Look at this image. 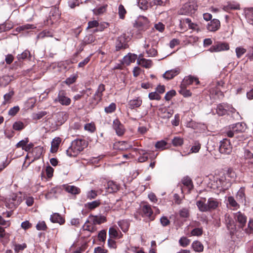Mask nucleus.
Wrapping results in <instances>:
<instances>
[{
	"label": "nucleus",
	"instance_id": "obj_16",
	"mask_svg": "<svg viewBox=\"0 0 253 253\" xmlns=\"http://www.w3.org/2000/svg\"><path fill=\"white\" fill-rule=\"evenodd\" d=\"M141 209L144 216L148 217L151 220H153L154 219V218L152 217L153 212L149 205L144 204L142 205Z\"/></svg>",
	"mask_w": 253,
	"mask_h": 253
},
{
	"label": "nucleus",
	"instance_id": "obj_18",
	"mask_svg": "<svg viewBox=\"0 0 253 253\" xmlns=\"http://www.w3.org/2000/svg\"><path fill=\"white\" fill-rule=\"evenodd\" d=\"M181 183L184 186L187 188L188 192L190 193L191 191L194 188V185L191 179L188 176L184 177L181 179Z\"/></svg>",
	"mask_w": 253,
	"mask_h": 253
},
{
	"label": "nucleus",
	"instance_id": "obj_5",
	"mask_svg": "<svg viewBox=\"0 0 253 253\" xmlns=\"http://www.w3.org/2000/svg\"><path fill=\"white\" fill-rule=\"evenodd\" d=\"M55 103L59 102L63 106H69L71 102V99L67 95V92L65 90L59 91L57 97L54 100Z\"/></svg>",
	"mask_w": 253,
	"mask_h": 253
},
{
	"label": "nucleus",
	"instance_id": "obj_61",
	"mask_svg": "<svg viewBox=\"0 0 253 253\" xmlns=\"http://www.w3.org/2000/svg\"><path fill=\"white\" fill-rule=\"evenodd\" d=\"M27 246L25 244H17L15 245L14 250L15 252L17 253L19 251L23 250Z\"/></svg>",
	"mask_w": 253,
	"mask_h": 253
},
{
	"label": "nucleus",
	"instance_id": "obj_50",
	"mask_svg": "<svg viewBox=\"0 0 253 253\" xmlns=\"http://www.w3.org/2000/svg\"><path fill=\"white\" fill-rule=\"evenodd\" d=\"M97 196V192L95 190H91L88 191L86 193L87 199L92 200L96 198Z\"/></svg>",
	"mask_w": 253,
	"mask_h": 253
},
{
	"label": "nucleus",
	"instance_id": "obj_10",
	"mask_svg": "<svg viewBox=\"0 0 253 253\" xmlns=\"http://www.w3.org/2000/svg\"><path fill=\"white\" fill-rule=\"evenodd\" d=\"M235 219L237 222L239 224V226L243 228L247 222V217L244 214L240 211H238L235 214Z\"/></svg>",
	"mask_w": 253,
	"mask_h": 253
},
{
	"label": "nucleus",
	"instance_id": "obj_39",
	"mask_svg": "<svg viewBox=\"0 0 253 253\" xmlns=\"http://www.w3.org/2000/svg\"><path fill=\"white\" fill-rule=\"evenodd\" d=\"M172 143L174 146H179L183 144V140L179 137H175L172 139Z\"/></svg>",
	"mask_w": 253,
	"mask_h": 253
},
{
	"label": "nucleus",
	"instance_id": "obj_57",
	"mask_svg": "<svg viewBox=\"0 0 253 253\" xmlns=\"http://www.w3.org/2000/svg\"><path fill=\"white\" fill-rule=\"evenodd\" d=\"M33 153H36L35 157L39 158L42 153V147L41 146L35 147L33 151Z\"/></svg>",
	"mask_w": 253,
	"mask_h": 253
},
{
	"label": "nucleus",
	"instance_id": "obj_51",
	"mask_svg": "<svg viewBox=\"0 0 253 253\" xmlns=\"http://www.w3.org/2000/svg\"><path fill=\"white\" fill-rule=\"evenodd\" d=\"M36 228L38 230L44 231L47 229L46 225L44 221H39L37 225Z\"/></svg>",
	"mask_w": 253,
	"mask_h": 253
},
{
	"label": "nucleus",
	"instance_id": "obj_40",
	"mask_svg": "<svg viewBox=\"0 0 253 253\" xmlns=\"http://www.w3.org/2000/svg\"><path fill=\"white\" fill-rule=\"evenodd\" d=\"M77 75H73L70 76L69 78H67L66 80L65 81L64 83L69 85L73 83H74L77 79Z\"/></svg>",
	"mask_w": 253,
	"mask_h": 253
},
{
	"label": "nucleus",
	"instance_id": "obj_44",
	"mask_svg": "<svg viewBox=\"0 0 253 253\" xmlns=\"http://www.w3.org/2000/svg\"><path fill=\"white\" fill-rule=\"evenodd\" d=\"M228 202L229 204L234 208H237L239 207V204L235 200L234 198L232 196H229L228 198Z\"/></svg>",
	"mask_w": 253,
	"mask_h": 253
},
{
	"label": "nucleus",
	"instance_id": "obj_46",
	"mask_svg": "<svg viewBox=\"0 0 253 253\" xmlns=\"http://www.w3.org/2000/svg\"><path fill=\"white\" fill-rule=\"evenodd\" d=\"M236 56L239 58L246 52V49L242 47H237L235 49Z\"/></svg>",
	"mask_w": 253,
	"mask_h": 253
},
{
	"label": "nucleus",
	"instance_id": "obj_1",
	"mask_svg": "<svg viewBox=\"0 0 253 253\" xmlns=\"http://www.w3.org/2000/svg\"><path fill=\"white\" fill-rule=\"evenodd\" d=\"M204 200V201L199 200L196 202V205L200 211H211L216 210L219 207L220 202L217 199L210 198L206 203V199L205 198Z\"/></svg>",
	"mask_w": 253,
	"mask_h": 253
},
{
	"label": "nucleus",
	"instance_id": "obj_26",
	"mask_svg": "<svg viewBox=\"0 0 253 253\" xmlns=\"http://www.w3.org/2000/svg\"><path fill=\"white\" fill-rule=\"evenodd\" d=\"M227 106L224 104H220L217 105L216 109V112L219 116L224 115L227 112Z\"/></svg>",
	"mask_w": 253,
	"mask_h": 253
},
{
	"label": "nucleus",
	"instance_id": "obj_60",
	"mask_svg": "<svg viewBox=\"0 0 253 253\" xmlns=\"http://www.w3.org/2000/svg\"><path fill=\"white\" fill-rule=\"evenodd\" d=\"M148 96L150 100H159L161 99L160 96L156 92L150 93Z\"/></svg>",
	"mask_w": 253,
	"mask_h": 253
},
{
	"label": "nucleus",
	"instance_id": "obj_58",
	"mask_svg": "<svg viewBox=\"0 0 253 253\" xmlns=\"http://www.w3.org/2000/svg\"><path fill=\"white\" fill-rule=\"evenodd\" d=\"M160 222L164 227L167 226L170 224L169 220L165 216H163L160 218Z\"/></svg>",
	"mask_w": 253,
	"mask_h": 253
},
{
	"label": "nucleus",
	"instance_id": "obj_3",
	"mask_svg": "<svg viewBox=\"0 0 253 253\" xmlns=\"http://www.w3.org/2000/svg\"><path fill=\"white\" fill-rule=\"evenodd\" d=\"M247 129V126L244 122L234 124L229 126V129L226 131V134L229 137H233L235 134L245 132Z\"/></svg>",
	"mask_w": 253,
	"mask_h": 253
},
{
	"label": "nucleus",
	"instance_id": "obj_19",
	"mask_svg": "<svg viewBox=\"0 0 253 253\" xmlns=\"http://www.w3.org/2000/svg\"><path fill=\"white\" fill-rule=\"evenodd\" d=\"M159 114L161 115V117L164 119H169L170 118L173 113V112L172 110H169L166 107H162L159 109Z\"/></svg>",
	"mask_w": 253,
	"mask_h": 253
},
{
	"label": "nucleus",
	"instance_id": "obj_55",
	"mask_svg": "<svg viewBox=\"0 0 253 253\" xmlns=\"http://www.w3.org/2000/svg\"><path fill=\"white\" fill-rule=\"evenodd\" d=\"M20 110L18 106H14L10 108L8 111V115L11 116H14Z\"/></svg>",
	"mask_w": 253,
	"mask_h": 253
},
{
	"label": "nucleus",
	"instance_id": "obj_6",
	"mask_svg": "<svg viewBox=\"0 0 253 253\" xmlns=\"http://www.w3.org/2000/svg\"><path fill=\"white\" fill-rule=\"evenodd\" d=\"M232 150V146L230 141L227 139H223L220 142L219 151L221 154L225 155L230 154Z\"/></svg>",
	"mask_w": 253,
	"mask_h": 253
},
{
	"label": "nucleus",
	"instance_id": "obj_4",
	"mask_svg": "<svg viewBox=\"0 0 253 253\" xmlns=\"http://www.w3.org/2000/svg\"><path fill=\"white\" fill-rule=\"evenodd\" d=\"M197 4L194 1H191L185 3L180 10L181 14H192L197 9Z\"/></svg>",
	"mask_w": 253,
	"mask_h": 253
},
{
	"label": "nucleus",
	"instance_id": "obj_13",
	"mask_svg": "<svg viewBox=\"0 0 253 253\" xmlns=\"http://www.w3.org/2000/svg\"><path fill=\"white\" fill-rule=\"evenodd\" d=\"M88 218L93 225L100 224L106 221V218L103 215L97 216L90 215L89 216Z\"/></svg>",
	"mask_w": 253,
	"mask_h": 253
},
{
	"label": "nucleus",
	"instance_id": "obj_21",
	"mask_svg": "<svg viewBox=\"0 0 253 253\" xmlns=\"http://www.w3.org/2000/svg\"><path fill=\"white\" fill-rule=\"evenodd\" d=\"M50 219L53 223H58L60 225L65 222V219L58 213H54L50 216Z\"/></svg>",
	"mask_w": 253,
	"mask_h": 253
},
{
	"label": "nucleus",
	"instance_id": "obj_17",
	"mask_svg": "<svg viewBox=\"0 0 253 253\" xmlns=\"http://www.w3.org/2000/svg\"><path fill=\"white\" fill-rule=\"evenodd\" d=\"M106 192L109 193L116 192L119 188V185L113 181H109L107 182L105 187Z\"/></svg>",
	"mask_w": 253,
	"mask_h": 253
},
{
	"label": "nucleus",
	"instance_id": "obj_7",
	"mask_svg": "<svg viewBox=\"0 0 253 253\" xmlns=\"http://www.w3.org/2000/svg\"><path fill=\"white\" fill-rule=\"evenodd\" d=\"M229 45L227 43L217 42L211 45L209 50L211 52H218L224 50H228Z\"/></svg>",
	"mask_w": 253,
	"mask_h": 253
},
{
	"label": "nucleus",
	"instance_id": "obj_27",
	"mask_svg": "<svg viewBox=\"0 0 253 253\" xmlns=\"http://www.w3.org/2000/svg\"><path fill=\"white\" fill-rule=\"evenodd\" d=\"M101 205V202L100 200L93 201L91 202L87 203L85 204V207L90 210H92L98 207Z\"/></svg>",
	"mask_w": 253,
	"mask_h": 253
},
{
	"label": "nucleus",
	"instance_id": "obj_8",
	"mask_svg": "<svg viewBox=\"0 0 253 253\" xmlns=\"http://www.w3.org/2000/svg\"><path fill=\"white\" fill-rule=\"evenodd\" d=\"M128 47L125 35L119 37L116 42V50H124Z\"/></svg>",
	"mask_w": 253,
	"mask_h": 253
},
{
	"label": "nucleus",
	"instance_id": "obj_22",
	"mask_svg": "<svg viewBox=\"0 0 253 253\" xmlns=\"http://www.w3.org/2000/svg\"><path fill=\"white\" fill-rule=\"evenodd\" d=\"M141 104L142 100L139 97H137L135 99L129 100L128 106L130 109H133L140 107Z\"/></svg>",
	"mask_w": 253,
	"mask_h": 253
},
{
	"label": "nucleus",
	"instance_id": "obj_23",
	"mask_svg": "<svg viewBox=\"0 0 253 253\" xmlns=\"http://www.w3.org/2000/svg\"><path fill=\"white\" fill-rule=\"evenodd\" d=\"M60 142L61 139L59 137H55L53 139L51 142L50 148V152L51 153H54L57 152Z\"/></svg>",
	"mask_w": 253,
	"mask_h": 253
},
{
	"label": "nucleus",
	"instance_id": "obj_43",
	"mask_svg": "<svg viewBox=\"0 0 253 253\" xmlns=\"http://www.w3.org/2000/svg\"><path fill=\"white\" fill-rule=\"evenodd\" d=\"M179 243L180 246H181L182 247H186L188 245H189L190 241L187 238L185 237H182L179 240Z\"/></svg>",
	"mask_w": 253,
	"mask_h": 253
},
{
	"label": "nucleus",
	"instance_id": "obj_28",
	"mask_svg": "<svg viewBox=\"0 0 253 253\" xmlns=\"http://www.w3.org/2000/svg\"><path fill=\"white\" fill-rule=\"evenodd\" d=\"M201 144L198 141H195L193 143V145L190 150V152L188 153V155L191 153H198L201 149Z\"/></svg>",
	"mask_w": 253,
	"mask_h": 253
},
{
	"label": "nucleus",
	"instance_id": "obj_48",
	"mask_svg": "<svg viewBox=\"0 0 253 253\" xmlns=\"http://www.w3.org/2000/svg\"><path fill=\"white\" fill-rule=\"evenodd\" d=\"M116 109V105L115 103H112L108 107L105 108V112L107 113H111L115 111Z\"/></svg>",
	"mask_w": 253,
	"mask_h": 253
},
{
	"label": "nucleus",
	"instance_id": "obj_2",
	"mask_svg": "<svg viewBox=\"0 0 253 253\" xmlns=\"http://www.w3.org/2000/svg\"><path fill=\"white\" fill-rule=\"evenodd\" d=\"M87 146V142L84 139H77L71 143L66 150L67 155L70 157H76Z\"/></svg>",
	"mask_w": 253,
	"mask_h": 253
},
{
	"label": "nucleus",
	"instance_id": "obj_47",
	"mask_svg": "<svg viewBox=\"0 0 253 253\" xmlns=\"http://www.w3.org/2000/svg\"><path fill=\"white\" fill-rule=\"evenodd\" d=\"M126 10L122 4H120L118 8V13L121 19H124L126 13Z\"/></svg>",
	"mask_w": 253,
	"mask_h": 253
},
{
	"label": "nucleus",
	"instance_id": "obj_49",
	"mask_svg": "<svg viewBox=\"0 0 253 253\" xmlns=\"http://www.w3.org/2000/svg\"><path fill=\"white\" fill-rule=\"evenodd\" d=\"M29 138L28 137L25 138L24 139L20 141L17 144L16 147L17 148L21 147L23 150L24 149L25 146L29 142Z\"/></svg>",
	"mask_w": 253,
	"mask_h": 253
},
{
	"label": "nucleus",
	"instance_id": "obj_52",
	"mask_svg": "<svg viewBox=\"0 0 253 253\" xmlns=\"http://www.w3.org/2000/svg\"><path fill=\"white\" fill-rule=\"evenodd\" d=\"M203 234V229L201 228H196L193 229L191 232V234L192 236H199Z\"/></svg>",
	"mask_w": 253,
	"mask_h": 253
},
{
	"label": "nucleus",
	"instance_id": "obj_29",
	"mask_svg": "<svg viewBox=\"0 0 253 253\" xmlns=\"http://www.w3.org/2000/svg\"><path fill=\"white\" fill-rule=\"evenodd\" d=\"M193 250L197 252H201L203 251V246L199 241H194L192 245Z\"/></svg>",
	"mask_w": 253,
	"mask_h": 253
},
{
	"label": "nucleus",
	"instance_id": "obj_63",
	"mask_svg": "<svg viewBox=\"0 0 253 253\" xmlns=\"http://www.w3.org/2000/svg\"><path fill=\"white\" fill-rule=\"evenodd\" d=\"M98 237L99 240L102 242H105L106 237V232L105 230H101L98 233Z\"/></svg>",
	"mask_w": 253,
	"mask_h": 253
},
{
	"label": "nucleus",
	"instance_id": "obj_20",
	"mask_svg": "<svg viewBox=\"0 0 253 253\" xmlns=\"http://www.w3.org/2000/svg\"><path fill=\"white\" fill-rule=\"evenodd\" d=\"M137 55L134 54L128 53L123 59V63L126 65H129L131 63L135 62Z\"/></svg>",
	"mask_w": 253,
	"mask_h": 253
},
{
	"label": "nucleus",
	"instance_id": "obj_11",
	"mask_svg": "<svg viewBox=\"0 0 253 253\" xmlns=\"http://www.w3.org/2000/svg\"><path fill=\"white\" fill-rule=\"evenodd\" d=\"M220 27V22L217 19H213L209 22L207 25V29L210 32H215Z\"/></svg>",
	"mask_w": 253,
	"mask_h": 253
},
{
	"label": "nucleus",
	"instance_id": "obj_31",
	"mask_svg": "<svg viewBox=\"0 0 253 253\" xmlns=\"http://www.w3.org/2000/svg\"><path fill=\"white\" fill-rule=\"evenodd\" d=\"M95 41V37L92 34H89L85 36L83 40V43L84 45L90 44Z\"/></svg>",
	"mask_w": 253,
	"mask_h": 253
},
{
	"label": "nucleus",
	"instance_id": "obj_33",
	"mask_svg": "<svg viewBox=\"0 0 253 253\" xmlns=\"http://www.w3.org/2000/svg\"><path fill=\"white\" fill-rule=\"evenodd\" d=\"M66 190L68 193L75 195L80 192V189L75 186H68L66 187Z\"/></svg>",
	"mask_w": 253,
	"mask_h": 253
},
{
	"label": "nucleus",
	"instance_id": "obj_59",
	"mask_svg": "<svg viewBox=\"0 0 253 253\" xmlns=\"http://www.w3.org/2000/svg\"><path fill=\"white\" fill-rule=\"evenodd\" d=\"M176 94V92L174 90H171L168 91L165 95V98L166 100H170L171 98Z\"/></svg>",
	"mask_w": 253,
	"mask_h": 253
},
{
	"label": "nucleus",
	"instance_id": "obj_9",
	"mask_svg": "<svg viewBox=\"0 0 253 253\" xmlns=\"http://www.w3.org/2000/svg\"><path fill=\"white\" fill-rule=\"evenodd\" d=\"M105 90V85L103 84H100L97 90L93 96L92 103L97 104L102 99L103 92Z\"/></svg>",
	"mask_w": 253,
	"mask_h": 253
},
{
	"label": "nucleus",
	"instance_id": "obj_64",
	"mask_svg": "<svg viewBox=\"0 0 253 253\" xmlns=\"http://www.w3.org/2000/svg\"><path fill=\"white\" fill-rule=\"evenodd\" d=\"M146 53L149 57H153L157 55V51L154 48H151L149 50H146Z\"/></svg>",
	"mask_w": 253,
	"mask_h": 253
},
{
	"label": "nucleus",
	"instance_id": "obj_15",
	"mask_svg": "<svg viewBox=\"0 0 253 253\" xmlns=\"http://www.w3.org/2000/svg\"><path fill=\"white\" fill-rule=\"evenodd\" d=\"M194 82H195L197 84H199L198 78L190 75L184 78L181 84L182 86H187L192 84Z\"/></svg>",
	"mask_w": 253,
	"mask_h": 253
},
{
	"label": "nucleus",
	"instance_id": "obj_54",
	"mask_svg": "<svg viewBox=\"0 0 253 253\" xmlns=\"http://www.w3.org/2000/svg\"><path fill=\"white\" fill-rule=\"evenodd\" d=\"M179 215L180 217L183 218L188 217L189 216V211L186 208H183L179 211Z\"/></svg>",
	"mask_w": 253,
	"mask_h": 253
},
{
	"label": "nucleus",
	"instance_id": "obj_45",
	"mask_svg": "<svg viewBox=\"0 0 253 253\" xmlns=\"http://www.w3.org/2000/svg\"><path fill=\"white\" fill-rule=\"evenodd\" d=\"M84 128L90 132H93L95 131L96 127L93 123H88L84 125Z\"/></svg>",
	"mask_w": 253,
	"mask_h": 253
},
{
	"label": "nucleus",
	"instance_id": "obj_36",
	"mask_svg": "<svg viewBox=\"0 0 253 253\" xmlns=\"http://www.w3.org/2000/svg\"><path fill=\"white\" fill-rule=\"evenodd\" d=\"M179 92L184 97H189L191 95V93L189 90L186 89V86H182L180 85V88Z\"/></svg>",
	"mask_w": 253,
	"mask_h": 253
},
{
	"label": "nucleus",
	"instance_id": "obj_53",
	"mask_svg": "<svg viewBox=\"0 0 253 253\" xmlns=\"http://www.w3.org/2000/svg\"><path fill=\"white\" fill-rule=\"evenodd\" d=\"M245 232L248 234H253V220L249 221L248 228L245 229Z\"/></svg>",
	"mask_w": 253,
	"mask_h": 253
},
{
	"label": "nucleus",
	"instance_id": "obj_41",
	"mask_svg": "<svg viewBox=\"0 0 253 253\" xmlns=\"http://www.w3.org/2000/svg\"><path fill=\"white\" fill-rule=\"evenodd\" d=\"M30 54L29 51L25 50L21 54H18L17 56L18 60L19 61L26 59Z\"/></svg>",
	"mask_w": 253,
	"mask_h": 253
},
{
	"label": "nucleus",
	"instance_id": "obj_25",
	"mask_svg": "<svg viewBox=\"0 0 253 253\" xmlns=\"http://www.w3.org/2000/svg\"><path fill=\"white\" fill-rule=\"evenodd\" d=\"M138 63L141 66L146 68H149L152 66V62L151 60L146 59L145 58L140 57L137 60Z\"/></svg>",
	"mask_w": 253,
	"mask_h": 253
},
{
	"label": "nucleus",
	"instance_id": "obj_32",
	"mask_svg": "<svg viewBox=\"0 0 253 253\" xmlns=\"http://www.w3.org/2000/svg\"><path fill=\"white\" fill-rule=\"evenodd\" d=\"M14 95V91L11 90L9 92L4 95L3 99L4 100L2 103V105H5L10 102V100Z\"/></svg>",
	"mask_w": 253,
	"mask_h": 253
},
{
	"label": "nucleus",
	"instance_id": "obj_12",
	"mask_svg": "<svg viewBox=\"0 0 253 253\" xmlns=\"http://www.w3.org/2000/svg\"><path fill=\"white\" fill-rule=\"evenodd\" d=\"M180 72V69L177 67L175 69L168 70L163 74V77L167 80H171L175 76L178 75Z\"/></svg>",
	"mask_w": 253,
	"mask_h": 253
},
{
	"label": "nucleus",
	"instance_id": "obj_35",
	"mask_svg": "<svg viewBox=\"0 0 253 253\" xmlns=\"http://www.w3.org/2000/svg\"><path fill=\"white\" fill-rule=\"evenodd\" d=\"M138 153H139L140 155H142V156H140L138 158L139 162L143 163L147 160L148 156H146L147 152H146L145 150L143 149H140L138 150Z\"/></svg>",
	"mask_w": 253,
	"mask_h": 253
},
{
	"label": "nucleus",
	"instance_id": "obj_62",
	"mask_svg": "<svg viewBox=\"0 0 253 253\" xmlns=\"http://www.w3.org/2000/svg\"><path fill=\"white\" fill-rule=\"evenodd\" d=\"M109 235L111 238H116L118 236V233L115 228L112 227L109 230Z\"/></svg>",
	"mask_w": 253,
	"mask_h": 253
},
{
	"label": "nucleus",
	"instance_id": "obj_42",
	"mask_svg": "<svg viewBox=\"0 0 253 253\" xmlns=\"http://www.w3.org/2000/svg\"><path fill=\"white\" fill-rule=\"evenodd\" d=\"M148 2L146 0H139L138 1V5L140 8L145 10L148 9Z\"/></svg>",
	"mask_w": 253,
	"mask_h": 253
},
{
	"label": "nucleus",
	"instance_id": "obj_24",
	"mask_svg": "<svg viewBox=\"0 0 253 253\" xmlns=\"http://www.w3.org/2000/svg\"><path fill=\"white\" fill-rule=\"evenodd\" d=\"M118 224L124 232L127 231L130 225L129 221L126 219H123L118 221Z\"/></svg>",
	"mask_w": 253,
	"mask_h": 253
},
{
	"label": "nucleus",
	"instance_id": "obj_34",
	"mask_svg": "<svg viewBox=\"0 0 253 253\" xmlns=\"http://www.w3.org/2000/svg\"><path fill=\"white\" fill-rule=\"evenodd\" d=\"M53 36V33L51 31L49 30H43L40 33H39L37 36V38L38 39H42L45 37H52Z\"/></svg>",
	"mask_w": 253,
	"mask_h": 253
},
{
	"label": "nucleus",
	"instance_id": "obj_37",
	"mask_svg": "<svg viewBox=\"0 0 253 253\" xmlns=\"http://www.w3.org/2000/svg\"><path fill=\"white\" fill-rule=\"evenodd\" d=\"M24 127V123L20 121L16 122L13 125V128L15 130H21Z\"/></svg>",
	"mask_w": 253,
	"mask_h": 253
},
{
	"label": "nucleus",
	"instance_id": "obj_30",
	"mask_svg": "<svg viewBox=\"0 0 253 253\" xmlns=\"http://www.w3.org/2000/svg\"><path fill=\"white\" fill-rule=\"evenodd\" d=\"M237 200L240 203H243L245 201V195L244 190L243 189H240L236 195Z\"/></svg>",
	"mask_w": 253,
	"mask_h": 253
},
{
	"label": "nucleus",
	"instance_id": "obj_38",
	"mask_svg": "<svg viewBox=\"0 0 253 253\" xmlns=\"http://www.w3.org/2000/svg\"><path fill=\"white\" fill-rule=\"evenodd\" d=\"M58 189L56 187L51 188L46 194L45 198L46 199H51L57 193Z\"/></svg>",
	"mask_w": 253,
	"mask_h": 253
},
{
	"label": "nucleus",
	"instance_id": "obj_56",
	"mask_svg": "<svg viewBox=\"0 0 253 253\" xmlns=\"http://www.w3.org/2000/svg\"><path fill=\"white\" fill-rule=\"evenodd\" d=\"M166 145L167 142L164 140H161L156 143L155 147L157 149L163 150L165 149Z\"/></svg>",
	"mask_w": 253,
	"mask_h": 253
},
{
	"label": "nucleus",
	"instance_id": "obj_14",
	"mask_svg": "<svg viewBox=\"0 0 253 253\" xmlns=\"http://www.w3.org/2000/svg\"><path fill=\"white\" fill-rule=\"evenodd\" d=\"M113 128L116 130L117 134L119 135H122L125 131L124 126L120 123L118 119L113 121Z\"/></svg>",
	"mask_w": 253,
	"mask_h": 253
}]
</instances>
